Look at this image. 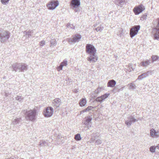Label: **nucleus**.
Listing matches in <instances>:
<instances>
[{"label":"nucleus","instance_id":"1","mask_svg":"<svg viewBox=\"0 0 159 159\" xmlns=\"http://www.w3.org/2000/svg\"><path fill=\"white\" fill-rule=\"evenodd\" d=\"M86 51L89 55L88 60L91 63L95 62L98 59V57L96 54V50L94 47L92 45L88 44L86 46Z\"/></svg>","mask_w":159,"mask_h":159},{"label":"nucleus","instance_id":"2","mask_svg":"<svg viewBox=\"0 0 159 159\" xmlns=\"http://www.w3.org/2000/svg\"><path fill=\"white\" fill-rule=\"evenodd\" d=\"M24 113L25 114V118L27 120L34 121L36 118L37 115V110L34 109L28 111H24Z\"/></svg>","mask_w":159,"mask_h":159},{"label":"nucleus","instance_id":"3","mask_svg":"<svg viewBox=\"0 0 159 159\" xmlns=\"http://www.w3.org/2000/svg\"><path fill=\"white\" fill-rule=\"evenodd\" d=\"M12 71L15 72H23L27 69V66L23 63H15L12 65Z\"/></svg>","mask_w":159,"mask_h":159},{"label":"nucleus","instance_id":"4","mask_svg":"<svg viewBox=\"0 0 159 159\" xmlns=\"http://www.w3.org/2000/svg\"><path fill=\"white\" fill-rule=\"evenodd\" d=\"M10 33L8 31L0 30V42L4 43L7 40L10 38Z\"/></svg>","mask_w":159,"mask_h":159},{"label":"nucleus","instance_id":"5","mask_svg":"<svg viewBox=\"0 0 159 159\" xmlns=\"http://www.w3.org/2000/svg\"><path fill=\"white\" fill-rule=\"evenodd\" d=\"M140 28V26L139 25H137L134 26L131 29L130 31V35L131 38H133L137 34Z\"/></svg>","mask_w":159,"mask_h":159},{"label":"nucleus","instance_id":"6","mask_svg":"<svg viewBox=\"0 0 159 159\" xmlns=\"http://www.w3.org/2000/svg\"><path fill=\"white\" fill-rule=\"evenodd\" d=\"M53 112V108L51 107H48L44 111L43 115L46 117H50L52 116Z\"/></svg>","mask_w":159,"mask_h":159},{"label":"nucleus","instance_id":"7","mask_svg":"<svg viewBox=\"0 0 159 159\" xmlns=\"http://www.w3.org/2000/svg\"><path fill=\"white\" fill-rule=\"evenodd\" d=\"M153 32L154 33V37L155 39L158 40L159 39V18L158 19L157 25L155 28L153 30Z\"/></svg>","mask_w":159,"mask_h":159},{"label":"nucleus","instance_id":"8","mask_svg":"<svg viewBox=\"0 0 159 159\" xmlns=\"http://www.w3.org/2000/svg\"><path fill=\"white\" fill-rule=\"evenodd\" d=\"M144 9V6L142 5H140L134 7L133 9V11L135 15H139Z\"/></svg>","mask_w":159,"mask_h":159},{"label":"nucleus","instance_id":"9","mask_svg":"<svg viewBox=\"0 0 159 159\" xmlns=\"http://www.w3.org/2000/svg\"><path fill=\"white\" fill-rule=\"evenodd\" d=\"M59 5L58 1H53L49 2L47 5V7L50 10L54 9Z\"/></svg>","mask_w":159,"mask_h":159},{"label":"nucleus","instance_id":"10","mask_svg":"<svg viewBox=\"0 0 159 159\" xmlns=\"http://www.w3.org/2000/svg\"><path fill=\"white\" fill-rule=\"evenodd\" d=\"M70 5L71 8L75 9V12L77 11L76 8L80 6V0H72L70 2Z\"/></svg>","mask_w":159,"mask_h":159},{"label":"nucleus","instance_id":"11","mask_svg":"<svg viewBox=\"0 0 159 159\" xmlns=\"http://www.w3.org/2000/svg\"><path fill=\"white\" fill-rule=\"evenodd\" d=\"M137 121V120L134 117L131 116L127 118V120L125 121V124L128 127H129L133 123Z\"/></svg>","mask_w":159,"mask_h":159},{"label":"nucleus","instance_id":"12","mask_svg":"<svg viewBox=\"0 0 159 159\" xmlns=\"http://www.w3.org/2000/svg\"><path fill=\"white\" fill-rule=\"evenodd\" d=\"M68 42L70 43L79 42L80 39V35L76 34L73 36V38H69L68 39Z\"/></svg>","mask_w":159,"mask_h":159},{"label":"nucleus","instance_id":"13","mask_svg":"<svg viewBox=\"0 0 159 159\" xmlns=\"http://www.w3.org/2000/svg\"><path fill=\"white\" fill-rule=\"evenodd\" d=\"M110 93H105L104 95L101 96L100 97L97 98L95 101L97 102H99L100 103L102 102L106 99L109 96Z\"/></svg>","mask_w":159,"mask_h":159},{"label":"nucleus","instance_id":"14","mask_svg":"<svg viewBox=\"0 0 159 159\" xmlns=\"http://www.w3.org/2000/svg\"><path fill=\"white\" fill-rule=\"evenodd\" d=\"M61 103V100L60 99L56 98L53 100L52 105L54 107L57 108L59 107Z\"/></svg>","mask_w":159,"mask_h":159},{"label":"nucleus","instance_id":"15","mask_svg":"<svg viewBox=\"0 0 159 159\" xmlns=\"http://www.w3.org/2000/svg\"><path fill=\"white\" fill-rule=\"evenodd\" d=\"M150 60H146L145 61H142L139 64V66H142L146 68L151 63Z\"/></svg>","mask_w":159,"mask_h":159},{"label":"nucleus","instance_id":"16","mask_svg":"<svg viewBox=\"0 0 159 159\" xmlns=\"http://www.w3.org/2000/svg\"><path fill=\"white\" fill-rule=\"evenodd\" d=\"M34 30L25 31L24 32V34H25L24 36H25L26 38H30L34 34Z\"/></svg>","mask_w":159,"mask_h":159},{"label":"nucleus","instance_id":"17","mask_svg":"<svg viewBox=\"0 0 159 159\" xmlns=\"http://www.w3.org/2000/svg\"><path fill=\"white\" fill-rule=\"evenodd\" d=\"M67 65V61H64L61 62L60 65L57 67V70L58 71H60L62 70L63 66H66Z\"/></svg>","mask_w":159,"mask_h":159},{"label":"nucleus","instance_id":"18","mask_svg":"<svg viewBox=\"0 0 159 159\" xmlns=\"http://www.w3.org/2000/svg\"><path fill=\"white\" fill-rule=\"evenodd\" d=\"M125 0H114V2L118 6L122 7L124 4Z\"/></svg>","mask_w":159,"mask_h":159},{"label":"nucleus","instance_id":"19","mask_svg":"<svg viewBox=\"0 0 159 159\" xmlns=\"http://www.w3.org/2000/svg\"><path fill=\"white\" fill-rule=\"evenodd\" d=\"M116 82L115 80H111L108 81L107 83V86L108 87H113L115 86Z\"/></svg>","mask_w":159,"mask_h":159},{"label":"nucleus","instance_id":"20","mask_svg":"<svg viewBox=\"0 0 159 159\" xmlns=\"http://www.w3.org/2000/svg\"><path fill=\"white\" fill-rule=\"evenodd\" d=\"M157 132H156V130L153 129H151L150 130V134L151 136L152 137L155 136H157Z\"/></svg>","mask_w":159,"mask_h":159},{"label":"nucleus","instance_id":"21","mask_svg":"<svg viewBox=\"0 0 159 159\" xmlns=\"http://www.w3.org/2000/svg\"><path fill=\"white\" fill-rule=\"evenodd\" d=\"M128 86L129 89L134 90L135 89L137 86L134 83V82H132L128 85Z\"/></svg>","mask_w":159,"mask_h":159},{"label":"nucleus","instance_id":"22","mask_svg":"<svg viewBox=\"0 0 159 159\" xmlns=\"http://www.w3.org/2000/svg\"><path fill=\"white\" fill-rule=\"evenodd\" d=\"M22 120L21 118H17L15 119L13 121L12 124L13 125H15L18 124L19 122H21Z\"/></svg>","mask_w":159,"mask_h":159},{"label":"nucleus","instance_id":"23","mask_svg":"<svg viewBox=\"0 0 159 159\" xmlns=\"http://www.w3.org/2000/svg\"><path fill=\"white\" fill-rule=\"evenodd\" d=\"M93 107L92 106H89L86 108L80 111V115L85 112L89 111L90 110H92Z\"/></svg>","mask_w":159,"mask_h":159},{"label":"nucleus","instance_id":"24","mask_svg":"<svg viewBox=\"0 0 159 159\" xmlns=\"http://www.w3.org/2000/svg\"><path fill=\"white\" fill-rule=\"evenodd\" d=\"M147 77V76L145 72L144 73L142 74L141 75H139L137 79L135 81V82H136L137 80H141L143 79V78H145Z\"/></svg>","mask_w":159,"mask_h":159},{"label":"nucleus","instance_id":"25","mask_svg":"<svg viewBox=\"0 0 159 159\" xmlns=\"http://www.w3.org/2000/svg\"><path fill=\"white\" fill-rule=\"evenodd\" d=\"M87 103V101L85 98H82L80 100V107H84Z\"/></svg>","mask_w":159,"mask_h":159},{"label":"nucleus","instance_id":"26","mask_svg":"<svg viewBox=\"0 0 159 159\" xmlns=\"http://www.w3.org/2000/svg\"><path fill=\"white\" fill-rule=\"evenodd\" d=\"M92 118L90 116H88L86 119L85 121L84 122V123L87 125L91 121Z\"/></svg>","mask_w":159,"mask_h":159},{"label":"nucleus","instance_id":"27","mask_svg":"<svg viewBox=\"0 0 159 159\" xmlns=\"http://www.w3.org/2000/svg\"><path fill=\"white\" fill-rule=\"evenodd\" d=\"M103 28V25H100L95 29V30L97 32L102 31Z\"/></svg>","mask_w":159,"mask_h":159},{"label":"nucleus","instance_id":"28","mask_svg":"<svg viewBox=\"0 0 159 159\" xmlns=\"http://www.w3.org/2000/svg\"><path fill=\"white\" fill-rule=\"evenodd\" d=\"M48 142L47 140H42L39 143V145L40 146H45L48 144Z\"/></svg>","mask_w":159,"mask_h":159},{"label":"nucleus","instance_id":"29","mask_svg":"<svg viewBox=\"0 0 159 159\" xmlns=\"http://www.w3.org/2000/svg\"><path fill=\"white\" fill-rule=\"evenodd\" d=\"M16 100L19 101L20 102H22L23 100V98L22 96H17L15 98Z\"/></svg>","mask_w":159,"mask_h":159},{"label":"nucleus","instance_id":"30","mask_svg":"<svg viewBox=\"0 0 159 159\" xmlns=\"http://www.w3.org/2000/svg\"><path fill=\"white\" fill-rule=\"evenodd\" d=\"M152 61L151 62L153 63L154 61H156L159 58V57L157 56L153 55L151 57Z\"/></svg>","mask_w":159,"mask_h":159},{"label":"nucleus","instance_id":"31","mask_svg":"<svg viewBox=\"0 0 159 159\" xmlns=\"http://www.w3.org/2000/svg\"><path fill=\"white\" fill-rule=\"evenodd\" d=\"M103 90V89L102 87H98L96 90H95V92L97 94H98L100 93Z\"/></svg>","mask_w":159,"mask_h":159},{"label":"nucleus","instance_id":"32","mask_svg":"<svg viewBox=\"0 0 159 159\" xmlns=\"http://www.w3.org/2000/svg\"><path fill=\"white\" fill-rule=\"evenodd\" d=\"M117 34L120 37H121L123 35V30L121 28L119 29V32H117Z\"/></svg>","mask_w":159,"mask_h":159},{"label":"nucleus","instance_id":"33","mask_svg":"<svg viewBox=\"0 0 159 159\" xmlns=\"http://www.w3.org/2000/svg\"><path fill=\"white\" fill-rule=\"evenodd\" d=\"M57 43L55 40H52L50 41V47L55 46L56 45Z\"/></svg>","mask_w":159,"mask_h":159},{"label":"nucleus","instance_id":"34","mask_svg":"<svg viewBox=\"0 0 159 159\" xmlns=\"http://www.w3.org/2000/svg\"><path fill=\"white\" fill-rule=\"evenodd\" d=\"M156 148L154 146H151L150 148V152L152 153L155 152Z\"/></svg>","mask_w":159,"mask_h":159},{"label":"nucleus","instance_id":"35","mask_svg":"<svg viewBox=\"0 0 159 159\" xmlns=\"http://www.w3.org/2000/svg\"><path fill=\"white\" fill-rule=\"evenodd\" d=\"M153 70H149L145 72L147 77L153 73Z\"/></svg>","mask_w":159,"mask_h":159},{"label":"nucleus","instance_id":"36","mask_svg":"<svg viewBox=\"0 0 159 159\" xmlns=\"http://www.w3.org/2000/svg\"><path fill=\"white\" fill-rule=\"evenodd\" d=\"M10 0H1L2 3L6 5V4L8 3Z\"/></svg>","mask_w":159,"mask_h":159},{"label":"nucleus","instance_id":"37","mask_svg":"<svg viewBox=\"0 0 159 159\" xmlns=\"http://www.w3.org/2000/svg\"><path fill=\"white\" fill-rule=\"evenodd\" d=\"M75 139L77 141L80 140V134H77L75 135Z\"/></svg>","mask_w":159,"mask_h":159},{"label":"nucleus","instance_id":"38","mask_svg":"<svg viewBox=\"0 0 159 159\" xmlns=\"http://www.w3.org/2000/svg\"><path fill=\"white\" fill-rule=\"evenodd\" d=\"M95 142V144L96 145H99L101 144L102 143V141L100 139H98Z\"/></svg>","mask_w":159,"mask_h":159},{"label":"nucleus","instance_id":"39","mask_svg":"<svg viewBox=\"0 0 159 159\" xmlns=\"http://www.w3.org/2000/svg\"><path fill=\"white\" fill-rule=\"evenodd\" d=\"M129 67H130L131 69H130V71H132V70L134 71V69H135L133 67L132 65V64H130L129 65Z\"/></svg>","mask_w":159,"mask_h":159},{"label":"nucleus","instance_id":"40","mask_svg":"<svg viewBox=\"0 0 159 159\" xmlns=\"http://www.w3.org/2000/svg\"><path fill=\"white\" fill-rule=\"evenodd\" d=\"M45 44V42L44 40H42L40 42L39 44L40 46H42Z\"/></svg>","mask_w":159,"mask_h":159},{"label":"nucleus","instance_id":"41","mask_svg":"<svg viewBox=\"0 0 159 159\" xmlns=\"http://www.w3.org/2000/svg\"><path fill=\"white\" fill-rule=\"evenodd\" d=\"M147 15L146 13H145L142 16V17H141V19H143V20L146 19L147 18Z\"/></svg>","mask_w":159,"mask_h":159},{"label":"nucleus","instance_id":"42","mask_svg":"<svg viewBox=\"0 0 159 159\" xmlns=\"http://www.w3.org/2000/svg\"><path fill=\"white\" fill-rule=\"evenodd\" d=\"M72 25H70V24H67L66 26L68 28H70V29H72L73 28L71 26Z\"/></svg>","mask_w":159,"mask_h":159},{"label":"nucleus","instance_id":"43","mask_svg":"<svg viewBox=\"0 0 159 159\" xmlns=\"http://www.w3.org/2000/svg\"><path fill=\"white\" fill-rule=\"evenodd\" d=\"M95 140V139L94 138H92L90 140V143H93L94 142Z\"/></svg>","mask_w":159,"mask_h":159},{"label":"nucleus","instance_id":"44","mask_svg":"<svg viewBox=\"0 0 159 159\" xmlns=\"http://www.w3.org/2000/svg\"><path fill=\"white\" fill-rule=\"evenodd\" d=\"M156 148H157L158 149H159V144L157 145L156 146H155Z\"/></svg>","mask_w":159,"mask_h":159},{"label":"nucleus","instance_id":"45","mask_svg":"<svg viewBox=\"0 0 159 159\" xmlns=\"http://www.w3.org/2000/svg\"><path fill=\"white\" fill-rule=\"evenodd\" d=\"M124 87H122L119 90H122L123 89Z\"/></svg>","mask_w":159,"mask_h":159},{"label":"nucleus","instance_id":"46","mask_svg":"<svg viewBox=\"0 0 159 159\" xmlns=\"http://www.w3.org/2000/svg\"><path fill=\"white\" fill-rule=\"evenodd\" d=\"M97 135L98 136H99V134L98 133H97Z\"/></svg>","mask_w":159,"mask_h":159},{"label":"nucleus","instance_id":"47","mask_svg":"<svg viewBox=\"0 0 159 159\" xmlns=\"http://www.w3.org/2000/svg\"><path fill=\"white\" fill-rule=\"evenodd\" d=\"M94 27H96L97 26V25H94Z\"/></svg>","mask_w":159,"mask_h":159},{"label":"nucleus","instance_id":"48","mask_svg":"<svg viewBox=\"0 0 159 159\" xmlns=\"http://www.w3.org/2000/svg\"><path fill=\"white\" fill-rule=\"evenodd\" d=\"M95 134H93V136H94V137H95Z\"/></svg>","mask_w":159,"mask_h":159},{"label":"nucleus","instance_id":"49","mask_svg":"<svg viewBox=\"0 0 159 159\" xmlns=\"http://www.w3.org/2000/svg\"><path fill=\"white\" fill-rule=\"evenodd\" d=\"M81 139V137L80 136V140Z\"/></svg>","mask_w":159,"mask_h":159},{"label":"nucleus","instance_id":"50","mask_svg":"<svg viewBox=\"0 0 159 159\" xmlns=\"http://www.w3.org/2000/svg\"><path fill=\"white\" fill-rule=\"evenodd\" d=\"M80 39H81V36L80 35Z\"/></svg>","mask_w":159,"mask_h":159},{"label":"nucleus","instance_id":"51","mask_svg":"<svg viewBox=\"0 0 159 159\" xmlns=\"http://www.w3.org/2000/svg\"><path fill=\"white\" fill-rule=\"evenodd\" d=\"M134 65H135V66H136V64H134Z\"/></svg>","mask_w":159,"mask_h":159}]
</instances>
